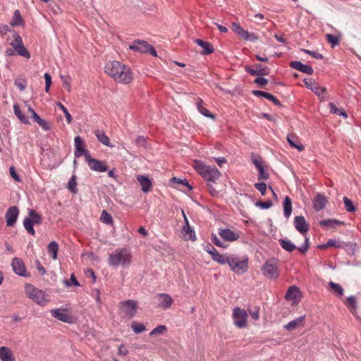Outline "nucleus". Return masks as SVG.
Returning a JSON list of instances; mask_svg holds the SVG:
<instances>
[{
	"mask_svg": "<svg viewBox=\"0 0 361 361\" xmlns=\"http://www.w3.org/2000/svg\"><path fill=\"white\" fill-rule=\"evenodd\" d=\"M104 68L105 73L117 82L127 85L133 80L130 68L119 61H110L105 66Z\"/></svg>",
	"mask_w": 361,
	"mask_h": 361,
	"instance_id": "obj_1",
	"label": "nucleus"
},
{
	"mask_svg": "<svg viewBox=\"0 0 361 361\" xmlns=\"http://www.w3.org/2000/svg\"><path fill=\"white\" fill-rule=\"evenodd\" d=\"M132 262V254L128 248H117L109 257V264L112 267H128Z\"/></svg>",
	"mask_w": 361,
	"mask_h": 361,
	"instance_id": "obj_2",
	"label": "nucleus"
},
{
	"mask_svg": "<svg viewBox=\"0 0 361 361\" xmlns=\"http://www.w3.org/2000/svg\"><path fill=\"white\" fill-rule=\"evenodd\" d=\"M194 168L207 183H215L221 176V172L217 168L206 165L202 161L195 160Z\"/></svg>",
	"mask_w": 361,
	"mask_h": 361,
	"instance_id": "obj_3",
	"label": "nucleus"
},
{
	"mask_svg": "<svg viewBox=\"0 0 361 361\" xmlns=\"http://www.w3.org/2000/svg\"><path fill=\"white\" fill-rule=\"evenodd\" d=\"M25 292L29 298L39 305L44 306L49 301L45 292L32 284L27 283L25 285Z\"/></svg>",
	"mask_w": 361,
	"mask_h": 361,
	"instance_id": "obj_4",
	"label": "nucleus"
},
{
	"mask_svg": "<svg viewBox=\"0 0 361 361\" xmlns=\"http://www.w3.org/2000/svg\"><path fill=\"white\" fill-rule=\"evenodd\" d=\"M228 266L233 272L242 275L248 269V257L245 256L240 258L237 255H230Z\"/></svg>",
	"mask_w": 361,
	"mask_h": 361,
	"instance_id": "obj_5",
	"label": "nucleus"
},
{
	"mask_svg": "<svg viewBox=\"0 0 361 361\" xmlns=\"http://www.w3.org/2000/svg\"><path fill=\"white\" fill-rule=\"evenodd\" d=\"M263 275L269 279H276L279 276V262L275 258L268 259L261 268Z\"/></svg>",
	"mask_w": 361,
	"mask_h": 361,
	"instance_id": "obj_6",
	"label": "nucleus"
},
{
	"mask_svg": "<svg viewBox=\"0 0 361 361\" xmlns=\"http://www.w3.org/2000/svg\"><path fill=\"white\" fill-rule=\"evenodd\" d=\"M120 314L128 319L133 318L138 309V303L134 300H128L119 302Z\"/></svg>",
	"mask_w": 361,
	"mask_h": 361,
	"instance_id": "obj_7",
	"label": "nucleus"
},
{
	"mask_svg": "<svg viewBox=\"0 0 361 361\" xmlns=\"http://www.w3.org/2000/svg\"><path fill=\"white\" fill-rule=\"evenodd\" d=\"M247 312L238 307H236L233 310V320L234 325L238 329L245 328L247 325Z\"/></svg>",
	"mask_w": 361,
	"mask_h": 361,
	"instance_id": "obj_8",
	"label": "nucleus"
},
{
	"mask_svg": "<svg viewBox=\"0 0 361 361\" xmlns=\"http://www.w3.org/2000/svg\"><path fill=\"white\" fill-rule=\"evenodd\" d=\"M85 161L92 171L98 172H105L107 171L106 164L102 161L92 158L90 153L85 154Z\"/></svg>",
	"mask_w": 361,
	"mask_h": 361,
	"instance_id": "obj_9",
	"label": "nucleus"
},
{
	"mask_svg": "<svg viewBox=\"0 0 361 361\" xmlns=\"http://www.w3.org/2000/svg\"><path fill=\"white\" fill-rule=\"evenodd\" d=\"M13 271L18 275L23 277L30 276V274L27 271L23 261L19 257H14L11 262Z\"/></svg>",
	"mask_w": 361,
	"mask_h": 361,
	"instance_id": "obj_10",
	"label": "nucleus"
},
{
	"mask_svg": "<svg viewBox=\"0 0 361 361\" xmlns=\"http://www.w3.org/2000/svg\"><path fill=\"white\" fill-rule=\"evenodd\" d=\"M255 69H253L250 66H246L245 67V71L247 73L251 75L256 76H264L268 75L270 73V68L266 66H262V64L257 63L255 64Z\"/></svg>",
	"mask_w": 361,
	"mask_h": 361,
	"instance_id": "obj_11",
	"label": "nucleus"
},
{
	"mask_svg": "<svg viewBox=\"0 0 361 361\" xmlns=\"http://www.w3.org/2000/svg\"><path fill=\"white\" fill-rule=\"evenodd\" d=\"M51 314L55 319L66 323H72L73 318L68 313L66 309H54L51 310Z\"/></svg>",
	"mask_w": 361,
	"mask_h": 361,
	"instance_id": "obj_12",
	"label": "nucleus"
},
{
	"mask_svg": "<svg viewBox=\"0 0 361 361\" xmlns=\"http://www.w3.org/2000/svg\"><path fill=\"white\" fill-rule=\"evenodd\" d=\"M19 209L16 206L10 207L6 212L5 218L7 226H13L18 219Z\"/></svg>",
	"mask_w": 361,
	"mask_h": 361,
	"instance_id": "obj_13",
	"label": "nucleus"
},
{
	"mask_svg": "<svg viewBox=\"0 0 361 361\" xmlns=\"http://www.w3.org/2000/svg\"><path fill=\"white\" fill-rule=\"evenodd\" d=\"M252 161L259 171L258 179L267 180L269 178V174L265 171L261 158L259 156L253 157L252 158Z\"/></svg>",
	"mask_w": 361,
	"mask_h": 361,
	"instance_id": "obj_14",
	"label": "nucleus"
},
{
	"mask_svg": "<svg viewBox=\"0 0 361 361\" xmlns=\"http://www.w3.org/2000/svg\"><path fill=\"white\" fill-rule=\"evenodd\" d=\"M219 235L222 239L228 242L235 241L240 238L237 233L229 228H220L219 230Z\"/></svg>",
	"mask_w": 361,
	"mask_h": 361,
	"instance_id": "obj_15",
	"label": "nucleus"
},
{
	"mask_svg": "<svg viewBox=\"0 0 361 361\" xmlns=\"http://www.w3.org/2000/svg\"><path fill=\"white\" fill-rule=\"evenodd\" d=\"M290 66L297 71H299L303 73L307 74V75H312L314 73V70L312 66L304 64L300 61H291L290 63Z\"/></svg>",
	"mask_w": 361,
	"mask_h": 361,
	"instance_id": "obj_16",
	"label": "nucleus"
},
{
	"mask_svg": "<svg viewBox=\"0 0 361 361\" xmlns=\"http://www.w3.org/2000/svg\"><path fill=\"white\" fill-rule=\"evenodd\" d=\"M294 226L295 229L302 234L307 233L309 230V225L302 216H297L295 217Z\"/></svg>",
	"mask_w": 361,
	"mask_h": 361,
	"instance_id": "obj_17",
	"label": "nucleus"
},
{
	"mask_svg": "<svg viewBox=\"0 0 361 361\" xmlns=\"http://www.w3.org/2000/svg\"><path fill=\"white\" fill-rule=\"evenodd\" d=\"M157 298L159 300V306L164 309H169L173 304L172 298L166 293H159L157 295Z\"/></svg>",
	"mask_w": 361,
	"mask_h": 361,
	"instance_id": "obj_18",
	"label": "nucleus"
},
{
	"mask_svg": "<svg viewBox=\"0 0 361 361\" xmlns=\"http://www.w3.org/2000/svg\"><path fill=\"white\" fill-rule=\"evenodd\" d=\"M149 45V44L144 40L137 39L133 42V44L129 46V49L134 51L146 53V51H147Z\"/></svg>",
	"mask_w": 361,
	"mask_h": 361,
	"instance_id": "obj_19",
	"label": "nucleus"
},
{
	"mask_svg": "<svg viewBox=\"0 0 361 361\" xmlns=\"http://www.w3.org/2000/svg\"><path fill=\"white\" fill-rule=\"evenodd\" d=\"M75 143V152L74 154L75 157H80L82 155L85 157L86 153H89L88 151L85 150L82 140L80 136H76L74 139Z\"/></svg>",
	"mask_w": 361,
	"mask_h": 361,
	"instance_id": "obj_20",
	"label": "nucleus"
},
{
	"mask_svg": "<svg viewBox=\"0 0 361 361\" xmlns=\"http://www.w3.org/2000/svg\"><path fill=\"white\" fill-rule=\"evenodd\" d=\"M252 94L256 97H262L269 101H271L278 106H281V102L274 95L270 93L262 90H252Z\"/></svg>",
	"mask_w": 361,
	"mask_h": 361,
	"instance_id": "obj_21",
	"label": "nucleus"
},
{
	"mask_svg": "<svg viewBox=\"0 0 361 361\" xmlns=\"http://www.w3.org/2000/svg\"><path fill=\"white\" fill-rule=\"evenodd\" d=\"M327 200L324 195L318 193L313 200V207L316 211L322 210L326 205Z\"/></svg>",
	"mask_w": 361,
	"mask_h": 361,
	"instance_id": "obj_22",
	"label": "nucleus"
},
{
	"mask_svg": "<svg viewBox=\"0 0 361 361\" xmlns=\"http://www.w3.org/2000/svg\"><path fill=\"white\" fill-rule=\"evenodd\" d=\"M137 180L141 185L142 190L144 192L147 193L151 190L152 184L149 178L142 175H138L137 176Z\"/></svg>",
	"mask_w": 361,
	"mask_h": 361,
	"instance_id": "obj_23",
	"label": "nucleus"
},
{
	"mask_svg": "<svg viewBox=\"0 0 361 361\" xmlns=\"http://www.w3.org/2000/svg\"><path fill=\"white\" fill-rule=\"evenodd\" d=\"M195 43L202 48L203 50L201 52L202 55H209L214 51L212 44L209 42L203 41L200 39H196Z\"/></svg>",
	"mask_w": 361,
	"mask_h": 361,
	"instance_id": "obj_24",
	"label": "nucleus"
},
{
	"mask_svg": "<svg viewBox=\"0 0 361 361\" xmlns=\"http://www.w3.org/2000/svg\"><path fill=\"white\" fill-rule=\"evenodd\" d=\"M0 360L1 361H15L13 353L10 348L5 346L0 348Z\"/></svg>",
	"mask_w": 361,
	"mask_h": 361,
	"instance_id": "obj_25",
	"label": "nucleus"
},
{
	"mask_svg": "<svg viewBox=\"0 0 361 361\" xmlns=\"http://www.w3.org/2000/svg\"><path fill=\"white\" fill-rule=\"evenodd\" d=\"M305 319V316H300L290 322H289L286 325L284 326V329L288 331H292L295 329L298 326L302 325L303 322Z\"/></svg>",
	"mask_w": 361,
	"mask_h": 361,
	"instance_id": "obj_26",
	"label": "nucleus"
},
{
	"mask_svg": "<svg viewBox=\"0 0 361 361\" xmlns=\"http://www.w3.org/2000/svg\"><path fill=\"white\" fill-rule=\"evenodd\" d=\"M319 224L323 227H326V228H335L339 225H343L344 224V222L337 219H329L320 221Z\"/></svg>",
	"mask_w": 361,
	"mask_h": 361,
	"instance_id": "obj_27",
	"label": "nucleus"
},
{
	"mask_svg": "<svg viewBox=\"0 0 361 361\" xmlns=\"http://www.w3.org/2000/svg\"><path fill=\"white\" fill-rule=\"evenodd\" d=\"M287 140L292 147L297 149L299 152H302L305 148L303 145L298 140V138L293 135H288Z\"/></svg>",
	"mask_w": 361,
	"mask_h": 361,
	"instance_id": "obj_28",
	"label": "nucleus"
},
{
	"mask_svg": "<svg viewBox=\"0 0 361 361\" xmlns=\"http://www.w3.org/2000/svg\"><path fill=\"white\" fill-rule=\"evenodd\" d=\"M283 214L286 219H288L292 213V201L291 199L286 196L283 201Z\"/></svg>",
	"mask_w": 361,
	"mask_h": 361,
	"instance_id": "obj_29",
	"label": "nucleus"
},
{
	"mask_svg": "<svg viewBox=\"0 0 361 361\" xmlns=\"http://www.w3.org/2000/svg\"><path fill=\"white\" fill-rule=\"evenodd\" d=\"M183 235L185 240H196L195 231L190 226H183Z\"/></svg>",
	"mask_w": 361,
	"mask_h": 361,
	"instance_id": "obj_30",
	"label": "nucleus"
},
{
	"mask_svg": "<svg viewBox=\"0 0 361 361\" xmlns=\"http://www.w3.org/2000/svg\"><path fill=\"white\" fill-rule=\"evenodd\" d=\"M197 109L199 112L207 118H214V114H211L209 111L203 106V101L201 99H198L197 102Z\"/></svg>",
	"mask_w": 361,
	"mask_h": 361,
	"instance_id": "obj_31",
	"label": "nucleus"
},
{
	"mask_svg": "<svg viewBox=\"0 0 361 361\" xmlns=\"http://www.w3.org/2000/svg\"><path fill=\"white\" fill-rule=\"evenodd\" d=\"M212 259L220 264H228L230 260V255H221L216 251L212 257Z\"/></svg>",
	"mask_w": 361,
	"mask_h": 361,
	"instance_id": "obj_32",
	"label": "nucleus"
},
{
	"mask_svg": "<svg viewBox=\"0 0 361 361\" xmlns=\"http://www.w3.org/2000/svg\"><path fill=\"white\" fill-rule=\"evenodd\" d=\"M299 293V288L295 286H292L288 289L285 298L288 300H295L298 298Z\"/></svg>",
	"mask_w": 361,
	"mask_h": 361,
	"instance_id": "obj_33",
	"label": "nucleus"
},
{
	"mask_svg": "<svg viewBox=\"0 0 361 361\" xmlns=\"http://www.w3.org/2000/svg\"><path fill=\"white\" fill-rule=\"evenodd\" d=\"M95 135L97 137L98 140L103 145L108 147H113V145H111L109 138L102 130H96Z\"/></svg>",
	"mask_w": 361,
	"mask_h": 361,
	"instance_id": "obj_34",
	"label": "nucleus"
},
{
	"mask_svg": "<svg viewBox=\"0 0 361 361\" xmlns=\"http://www.w3.org/2000/svg\"><path fill=\"white\" fill-rule=\"evenodd\" d=\"M59 251V245L56 241L51 242L47 247V252L53 259H56Z\"/></svg>",
	"mask_w": 361,
	"mask_h": 361,
	"instance_id": "obj_35",
	"label": "nucleus"
},
{
	"mask_svg": "<svg viewBox=\"0 0 361 361\" xmlns=\"http://www.w3.org/2000/svg\"><path fill=\"white\" fill-rule=\"evenodd\" d=\"M15 50V53H16L18 55L25 57L26 59H30L31 57L30 53L29 51L26 49L24 44L15 46L13 47Z\"/></svg>",
	"mask_w": 361,
	"mask_h": 361,
	"instance_id": "obj_36",
	"label": "nucleus"
},
{
	"mask_svg": "<svg viewBox=\"0 0 361 361\" xmlns=\"http://www.w3.org/2000/svg\"><path fill=\"white\" fill-rule=\"evenodd\" d=\"M14 114L17 116V118L23 123L28 124L29 121L26 118V116L23 114L20 110V108L18 104H15L13 105Z\"/></svg>",
	"mask_w": 361,
	"mask_h": 361,
	"instance_id": "obj_37",
	"label": "nucleus"
},
{
	"mask_svg": "<svg viewBox=\"0 0 361 361\" xmlns=\"http://www.w3.org/2000/svg\"><path fill=\"white\" fill-rule=\"evenodd\" d=\"M279 244L283 249L288 252H292L296 248L295 245L288 239H280Z\"/></svg>",
	"mask_w": 361,
	"mask_h": 361,
	"instance_id": "obj_38",
	"label": "nucleus"
},
{
	"mask_svg": "<svg viewBox=\"0 0 361 361\" xmlns=\"http://www.w3.org/2000/svg\"><path fill=\"white\" fill-rule=\"evenodd\" d=\"M28 218H30L34 224H41L42 221V215L33 209H30Z\"/></svg>",
	"mask_w": 361,
	"mask_h": 361,
	"instance_id": "obj_39",
	"label": "nucleus"
},
{
	"mask_svg": "<svg viewBox=\"0 0 361 361\" xmlns=\"http://www.w3.org/2000/svg\"><path fill=\"white\" fill-rule=\"evenodd\" d=\"M11 25L12 27L20 25L23 24V20L21 17L19 10H16L13 13L12 20L11 21Z\"/></svg>",
	"mask_w": 361,
	"mask_h": 361,
	"instance_id": "obj_40",
	"label": "nucleus"
},
{
	"mask_svg": "<svg viewBox=\"0 0 361 361\" xmlns=\"http://www.w3.org/2000/svg\"><path fill=\"white\" fill-rule=\"evenodd\" d=\"M23 226L28 233H30L32 235H34L35 234V231L33 228L34 223L32 221L30 218H28L27 216L25 218V219L23 220Z\"/></svg>",
	"mask_w": 361,
	"mask_h": 361,
	"instance_id": "obj_41",
	"label": "nucleus"
},
{
	"mask_svg": "<svg viewBox=\"0 0 361 361\" xmlns=\"http://www.w3.org/2000/svg\"><path fill=\"white\" fill-rule=\"evenodd\" d=\"M329 106L330 109V112L331 114L343 116V118L348 117V114H346V112L343 109H338L334 103H329Z\"/></svg>",
	"mask_w": 361,
	"mask_h": 361,
	"instance_id": "obj_42",
	"label": "nucleus"
},
{
	"mask_svg": "<svg viewBox=\"0 0 361 361\" xmlns=\"http://www.w3.org/2000/svg\"><path fill=\"white\" fill-rule=\"evenodd\" d=\"M100 221L107 225H112L114 222L112 216L106 210L102 212Z\"/></svg>",
	"mask_w": 361,
	"mask_h": 361,
	"instance_id": "obj_43",
	"label": "nucleus"
},
{
	"mask_svg": "<svg viewBox=\"0 0 361 361\" xmlns=\"http://www.w3.org/2000/svg\"><path fill=\"white\" fill-rule=\"evenodd\" d=\"M326 39L327 42L331 44L332 48L338 46L340 42V38L337 36L333 35L331 34H326Z\"/></svg>",
	"mask_w": 361,
	"mask_h": 361,
	"instance_id": "obj_44",
	"label": "nucleus"
},
{
	"mask_svg": "<svg viewBox=\"0 0 361 361\" xmlns=\"http://www.w3.org/2000/svg\"><path fill=\"white\" fill-rule=\"evenodd\" d=\"M68 189L73 193L78 192L75 175H73L69 179L68 182Z\"/></svg>",
	"mask_w": 361,
	"mask_h": 361,
	"instance_id": "obj_45",
	"label": "nucleus"
},
{
	"mask_svg": "<svg viewBox=\"0 0 361 361\" xmlns=\"http://www.w3.org/2000/svg\"><path fill=\"white\" fill-rule=\"evenodd\" d=\"M310 89L314 92L318 97H321L322 100H325V97L322 95L326 92V89L324 87H321L318 85H314Z\"/></svg>",
	"mask_w": 361,
	"mask_h": 361,
	"instance_id": "obj_46",
	"label": "nucleus"
},
{
	"mask_svg": "<svg viewBox=\"0 0 361 361\" xmlns=\"http://www.w3.org/2000/svg\"><path fill=\"white\" fill-rule=\"evenodd\" d=\"M56 106H59L63 111V113H64L67 123L68 124L71 123L73 121V118H72V116L68 112L66 107L59 102H56Z\"/></svg>",
	"mask_w": 361,
	"mask_h": 361,
	"instance_id": "obj_47",
	"label": "nucleus"
},
{
	"mask_svg": "<svg viewBox=\"0 0 361 361\" xmlns=\"http://www.w3.org/2000/svg\"><path fill=\"white\" fill-rule=\"evenodd\" d=\"M131 328L135 334H140L146 330V327L143 324L136 322H132Z\"/></svg>",
	"mask_w": 361,
	"mask_h": 361,
	"instance_id": "obj_48",
	"label": "nucleus"
},
{
	"mask_svg": "<svg viewBox=\"0 0 361 361\" xmlns=\"http://www.w3.org/2000/svg\"><path fill=\"white\" fill-rule=\"evenodd\" d=\"M329 285L335 293L340 296L343 295V288L340 284L330 281Z\"/></svg>",
	"mask_w": 361,
	"mask_h": 361,
	"instance_id": "obj_49",
	"label": "nucleus"
},
{
	"mask_svg": "<svg viewBox=\"0 0 361 361\" xmlns=\"http://www.w3.org/2000/svg\"><path fill=\"white\" fill-rule=\"evenodd\" d=\"M343 202L345 209L348 212H354L356 210L355 207L353 205V202L347 197H343Z\"/></svg>",
	"mask_w": 361,
	"mask_h": 361,
	"instance_id": "obj_50",
	"label": "nucleus"
},
{
	"mask_svg": "<svg viewBox=\"0 0 361 361\" xmlns=\"http://www.w3.org/2000/svg\"><path fill=\"white\" fill-rule=\"evenodd\" d=\"M327 245H329V247H334L336 248H343L345 244L344 242L336 239H329L327 241Z\"/></svg>",
	"mask_w": 361,
	"mask_h": 361,
	"instance_id": "obj_51",
	"label": "nucleus"
},
{
	"mask_svg": "<svg viewBox=\"0 0 361 361\" xmlns=\"http://www.w3.org/2000/svg\"><path fill=\"white\" fill-rule=\"evenodd\" d=\"M232 30L241 37H243V35L246 34V30L243 29V27L238 23H232Z\"/></svg>",
	"mask_w": 361,
	"mask_h": 361,
	"instance_id": "obj_52",
	"label": "nucleus"
},
{
	"mask_svg": "<svg viewBox=\"0 0 361 361\" xmlns=\"http://www.w3.org/2000/svg\"><path fill=\"white\" fill-rule=\"evenodd\" d=\"M13 41L11 43L12 47L23 44L22 37L15 31H13Z\"/></svg>",
	"mask_w": 361,
	"mask_h": 361,
	"instance_id": "obj_53",
	"label": "nucleus"
},
{
	"mask_svg": "<svg viewBox=\"0 0 361 361\" xmlns=\"http://www.w3.org/2000/svg\"><path fill=\"white\" fill-rule=\"evenodd\" d=\"M301 51L306 53L307 54L310 55L311 56H312L313 58H314L316 59H324L323 55L317 51H311V50H308V49H302Z\"/></svg>",
	"mask_w": 361,
	"mask_h": 361,
	"instance_id": "obj_54",
	"label": "nucleus"
},
{
	"mask_svg": "<svg viewBox=\"0 0 361 361\" xmlns=\"http://www.w3.org/2000/svg\"><path fill=\"white\" fill-rule=\"evenodd\" d=\"M166 331V327L165 325H159L156 328H154L150 333L149 336H154L156 334H163Z\"/></svg>",
	"mask_w": 361,
	"mask_h": 361,
	"instance_id": "obj_55",
	"label": "nucleus"
},
{
	"mask_svg": "<svg viewBox=\"0 0 361 361\" xmlns=\"http://www.w3.org/2000/svg\"><path fill=\"white\" fill-rule=\"evenodd\" d=\"M64 283L66 284V286L67 287H70L72 285H74L75 286H80V283L78 281V280L76 279V278L75 277L74 274H72L71 276L70 280L65 279L64 280Z\"/></svg>",
	"mask_w": 361,
	"mask_h": 361,
	"instance_id": "obj_56",
	"label": "nucleus"
},
{
	"mask_svg": "<svg viewBox=\"0 0 361 361\" xmlns=\"http://www.w3.org/2000/svg\"><path fill=\"white\" fill-rule=\"evenodd\" d=\"M255 205L257 207H259L263 209H269L270 207H271V206L273 205V203L271 200H267L266 202L257 201L255 203Z\"/></svg>",
	"mask_w": 361,
	"mask_h": 361,
	"instance_id": "obj_57",
	"label": "nucleus"
},
{
	"mask_svg": "<svg viewBox=\"0 0 361 361\" xmlns=\"http://www.w3.org/2000/svg\"><path fill=\"white\" fill-rule=\"evenodd\" d=\"M255 188L258 190L262 195H265L267 190V184L264 182L255 183Z\"/></svg>",
	"mask_w": 361,
	"mask_h": 361,
	"instance_id": "obj_58",
	"label": "nucleus"
},
{
	"mask_svg": "<svg viewBox=\"0 0 361 361\" xmlns=\"http://www.w3.org/2000/svg\"><path fill=\"white\" fill-rule=\"evenodd\" d=\"M171 182L174 183H178V184H181V185H185L188 188V189L190 190H192L191 185L189 184V183L188 182V180L186 179H180V178H178L176 177H173L171 179Z\"/></svg>",
	"mask_w": 361,
	"mask_h": 361,
	"instance_id": "obj_59",
	"label": "nucleus"
},
{
	"mask_svg": "<svg viewBox=\"0 0 361 361\" xmlns=\"http://www.w3.org/2000/svg\"><path fill=\"white\" fill-rule=\"evenodd\" d=\"M212 241L215 245L219 247L226 248L227 247V245L222 243L215 234L212 235Z\"/></svg>",
	"mask_w": 361,
	"mask_h": 361,
	"instance_id": "obj_60",
	"label": "nucleus"
},
{
	"mask_svg": "<svg viewBox=\"0 0 361 361\" xmlns=\"http://www.w3.org/2000/svg\"><path fill=\"white\" fill-rule=\"evenodd\" d=\"M242 38L250 42H255L257 39V37L255 33L249 32L248 31H246V34L243 35Z\"/></svg>",
	"mask_w": 361,
	"mask_h": 361,
	"instance_id": "obj_61",
	"label": "nucleus"
},
{
	"mask_svg": "<svg viewBox=\"0 0 361 361\" xmlns=\"http://www.w3.org/2000/svg\"><path fill=\"white\" fill-rule=\"evenodd\" d=\"M255 82L260 87H262L268 83V80L262 76H258L255 79Z\"/></svg>",
	"mask_w": 361,
	"mask_h": 361,
	"instance_id": "obj_62",
	"label": "nucleus"
},
{
	"mask_svg": "<svg viewBox=\"0 0 361 361\" xmlns=\"http://www.w3.org/2000/svg\"><path fill=\"white\" fill-rule=\"evenodd\" d=\"M37 124L44 130L48 131L51 130L50 123L44 119H41Z\"/></svg>",
	"mask_w": 361,
	"mask_h": 361,
	"instance_id": "obj_63",
	"label": "nucleus"
},
{
	"mask_svg": "<svg viewBox=\"0 0 361 361\" xmlns=\"http://www.w3.org/2000/svg\"><path fill=\"white\" fill-rule=\"evenodd\" d=\"M44 79H45V91L46 92H48L49 91V88L51 84V76L49 73H46L44 74Z\"/></svg>",
	"mask_w": 361,
	"mask_h": 361,
	"instance_id": "obj_64",
	"label": "nucleus"
}]
</instances>
